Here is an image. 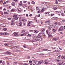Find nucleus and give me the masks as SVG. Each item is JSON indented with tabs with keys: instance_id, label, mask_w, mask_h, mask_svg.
<instances>
[{
	"instance_id": "19",
	"label": "nucleus",
	"mask_w": 65,
	"mask_h": 65,
	"mask_svg": "<svg viewBox=\"0 0 65 65\" xmlns=\"http://www.w3.org/2000/svg\"><path fill=\"white\" fill-rule=\"evenodd\" d=\"M56 1L55 2V3L56 4H58V1L57 0H56Z\"/></svg>"
},
{
	"instance_id": "25",
	"label": "nucleus",
	"mask_w": 65,
	"mask_h": 65,
	"mask_svg": "<svg viewBox=\"0 0 65 65\" xmlns=\"http://www.w3.org/2000/svg\"><path fill=\"white\" fill-rule=\"evenodd\" d=\"M22 21L23 22H25V21H26V19H23L22 20Z\"/></svg>"
},
{
	"instance_id": "26",
	"label": "nucleus",
	"mask_w": 65,
	"mask_h": 65,
	"mask_svg": "<svg viewBox=\"0 0 65 65\" xmlns=\"http://www.w3.org/2000/svg\"><path fill=\"white\" fill-rule=\"evenodd\" d=\"M47 50H48V49H44L43 50V51H47Z\"/></svg>"
},
{
	"instance_id": "60",
	"label": "nucleus",
	"mask_w": 65,
	"mask_h": 65,
	"mask_svg": "<svg viewBox=\"0 0 65 65\" xmlns=\"http://www.w3.org/2000/svg\"><path fill=\"white\" fill-rule=\"evenodd\" d=\"M47 34L48 36H49V35H51V34H50L48 33V34Z\"/></svg>"
},
{
	"instance_id": "40",
	"label": "nucleus",
	"mask_w": 65,
	"mask_h": 65,
	"mask_svg": "<svg viewBox=\"0 0 65 65\" xmlns=\"http://www.w3.org/2000/svg\"><path fill=\"white\" fill-rule=\"evenodd\" d=\"M52 48V49H56V47H54V48L52 47H51Z\"/></svg>"
},
{
	"instance_id": "56",
	"label": "nucleus",
	"mask_w": 65,
	"mask_h": 65,
	"mask_svg": "<svg viewBox=\"0 0 65 65\" xmlns=\"http://www.w3.org/2000/svg\"><path fill=\"white\" fill-rule=\"evenodd\" d=\"M61 56V55H59L58 56L59 58H60V57Z\"/></svg>"
},
{
	"instance_id": "64",
	"label": "nucleus",
	"mask_w": 65,
	"mask_h": 65,
	"mask_svg": "<svg viewBox=\"0 0 65 65\" xmlns=\"http://www.w3.org/2000/svg\"><path fill=\"white\" fill-rule=\"evenodd\" d=\"M9 9H11V7L10 6H9Z\"/></svg>"
},
{
	"instance_id": "21",
	"label": "nucleus",
	"mask_w": 65,
	"mask_h": 65,
	"mask_svg": "<svg viewBox=\"0 0 65 65\" xmlns=\"http://www.w3.org/2000/svg\"><path fill=\"white\" fill-rule=\"evenodd\" d=\"M59 28H60V29H63V26H60Z\"/></svg>"
},
{
	"instance_id": "57",
	"label": "nucleus",
	"mask_w": 65,
	"mask_h": 65,
	"mask_svg": "<svg viewBox=\"0 0 65 65\" xmlns=\"http://www.w3.org/2000/svg\"><path fill=\"white\" fill-rule=\"evenodd\" d=\"M36 22L37 23H39V21L38 20H36Z\"/></svg>"
},
{
	"instance_id": "5",
	"label": "nucleus",
	"mask_w": 65,
	"mask_h": 65,
	"mask_svg": "<svg viewBox=\"0 0 65 65\" xmlns=\"http://www.w3.org/2000/svg\"><path fill=\"white\" fill-rule=\"evenodd\" d=\"M13 35L15 36H17L18 35V34L16 33H13Z\"/></svg>"
},
{
	"instance_id": "37",
	"label": "nucleus",
	"mask_w": 65,
	"mask_h": 65,
	"mask_svg": "<svg viewBox=\"0 0 65 65\" xmlns=\"http://www.w3.org/2000/svg\"><path fill=\"white\" fill-rule=\"evenodd\" d=\"M32 62H33L32 61H29V63H32Z\"/></svg>"
},
{
	"instance_id": "28",
	"label": "nucleus",
	"mask_w": 65,
	"mask_h": 65,
	"mask_svg": "<svg viewBox=\"0 0 65 65\" xmlns=\"http://www.w3.org/2000/svg\"><path fill=\"white\" fill-rule=\"evenodd\" d=\"M27 26H30V23H28L27 24Z\"/></svg>"
},
{
	"instance_id": "61",
	"label": "nucleus",
	"mask_w": 65,
	"mask_h": 65,
	"mask_svg": "<svg viewBox=\"0 0 65 65\" xmlns=\"http://www.w3.org/2000/svg\"><path fill=\"white\" fill-rule=\"evenodd\" d=\"M32 36H35V34H32Z\"/></svg>"
},
{
	"instance_id": "17",
	"label": "nucleus",
	"mask_w": 65,
	"mask_h": 65,
	"mask_svg": "<svg viewBox=\"0 0 65 65\" xmlns=\"http://www.w3.org/2000/svg\"><path fill=\"white\" fill-rule=\"evenodd\" d=\"M41 30L42 31H45V29L44 28H42L41 29Z\"/></svg>"
},
{
	"instance_id": "46",
	"label": "nucleus",
	"mask_w": 65,
	"mask_h": 65,
	"mask_svg": "<svg viewBox=\"0 0 65 65\" xmlns=\"http://www.w3.org/2000/svg\"><path fill=\"white\" fill-rule=\"evenodd\" d=\"M0 34H1V35H4V33H0Z\"/></svg>"
},
{
	"instance_id": "54",
	"label": "nucleus",
	"mask_w": 65,
	"mask_h": 65,
	"mask_svg": "<svg viewBox=\"0 0 65 65\" xmlns=\"http://www.w3.org/2000/svg\"><path fill=\"white\" fill-rule=\"evenodd\" d=\"M58 52V50H56L55 51V52Z\"/></svg>"
},
{
	"instance_id": "22",
	"label": "nucleus",
	"mask_w": 65,
	"mask_h": 65,
	"mask_svg": "<svg viewBox=\"0 0 65 65\" xmlns=\"http://www.w3.org/2000/svg\"><path fill=\"white\" fill-rule=\"evenodd\" d=\"M53 27H54V26L52 25H51L50 26V27H51V28H53Z\"/></svg>"
},
{
	"instance_id": "45",
	"label": "nucleus",
	"mask_w": 65,
	"mask_h": 65,
	"mask_svg": "<svg viewBox=\"0 0 65 65\" xmlns=\"http://www.w3.org/2000/svg\"><path fill=\"white\" fill-rule=\"evenodd\" d=\"M25 32V30H23L22 31V33H24Z\"/></svg>"
},
{
	"instance_id": "35",
	"label": "nucleus",
	"mask_w": 65,
	"mask_h": 65,
	"mask_svg": "<svg viewBox=\"0 0 65 65\" xmlns=\"http://www.w3.org/2000/svg\"><path fill=\"white\" fill-rule=\"evenodd\" d=\"M62 58L63 59H65V57L62 56Z\"/></svg>"
},
{
	"instance_id": "34",
	"label": "nucleus",
	"mask_w": 65,
	"mask_h": 65,
	"mask_svg": "<svg viewBox=\"0 0 65 65\" xmlns=\"http://www.w3.org/2000/svg\"><path fill=\"white\" fill-rule=\"evenodd\" d=\"M11 19V18H8V20H10Z\"/></svg>"
},
{
	"instance_id": "6",
	"label": "nucleus",
	"mask_w": 65,
	"mask_h": 65,
	"mask_svg": "<svg viewBox=\"0 0 65 65\" xmlns=\"http://www.w3.org/2000/svg\"><path fill=\"white\" fill-rule=\"evenodd\" d=\"M11 25H13V26H14V22L13 21L11 22Z\"/></svg>"
},
{
	"instance_id": "31",
	"label": "nucleus",
	"mask_w": 65,
	"mask_h": 65,
	"mask_svg": "<svg viewBox=\"0 0 65 65\" xmlns=\"http://www.w3.org/2000/svg\"><path fill=\"white\" fill-rule=\"evenodd\" d=\"M28 36H32V35L28 34Z\"/></svg>"
},
{
	"instance_id": "23",
	"label": "nucleus",
	"mask_w": 65,
	"mask_h": 65,
	"mask_svg": "<svg viewBox=\"0 0 65 65\" xmlns=\"http://www.w3.org/2000/svg\"><path fill=\"white\" fill-rule=\"evenodd\" d=\"M55 15V14H51V16L52 17V16H53V15Z\"/></svg>"
},
{
	"instance_id": "41",
	"label": "nucleus",
	"mask_w": 65,
	"mask_h": 65,
	"mask_svg": "<svg viewBox=\"0 0 65 65\" xmlns=\"http://www.w3.org/2000/svg\"><path fill=\"white\" fill-rule=\"evenodd\" d=\"M18 47V46H16L14 47V48H17Z\"/></svg>"
},
{
	"instance_id": "3",
	"label": "nucleus",
	"mask_w": 65,
	"mask_h": 65,
	"mask_svg": "<svg viewBox=\"0 0 65 65\" xmlns=\"http://www.w3.org/2000/svg\"><path fill=\"white\" fill-rule=\"evenodd\" d=\"M50 22H51V21L50 20H47L45 21V23H50Z\"/></svg>"
},
{
	"instance_id": "8",
	"label": "nucleus",
	"mask_w": 65,
	"mask_h": 65,
	"mask_svg": "<svg viewBox=\"0 0 65 65\" xmlns=\"http://www.w3.org/2000/svg\"><path fill=\"white\" fill-rule=\"evenodd\" d=\"M38 36H41V33H40L38 35Z\"/></svg>"
},
{
	"instance_id": "55",
	"label": "nucleus",
	"mask_w": 65,
	"mask_h": 65,
	"mask_svg": "<svg viewBox=\"0 0 65 65\" xmlns=\"http://www.w3.org/2000/svg\"><path fill=\"white\" fill-rule=\"evenodd\" d=\"M25 35V34L24 33V34H21V36H23V35Z\"/></svg>"
},
{
	"instance_id": "44",
	"label": "nucleus",
	"mask_w": 65,
	"mask_h": 65,
	"mask_svg": "<svg viewBox=\"0 0 65 65\" xmlns=\"http://www.w3.org/2000/svg\"><path fill=\"white\" fill-rule=\"evenodd\" d=\"M44 34V32H42V33H41V34Z\"/></svg>"
},
{
	"instance_id": "58",
	"label": "nucleus",
	"mask_w": 65,
	"mask_h": 65,
	"mask_svg": "<svg viewBox=\"0 0 65 65\" xmlns=\"http://www.w3.org/2000/svg\"><path fill=\"white\" fill-rule=\"evenodd\" d=\"M36 16H35L34 17V20H36Z\"/></svg>"
},
{
	"instance_id": "29",
	"label": "nucleus",
	"mask_w": 65,
	"mask_h": 65,
	"mask_svg": "<svg viewBox=\"0 0 65 65\" xmlns=\"http://www.w3.org/2000/svg\"><path fill=\"white\" fill-rule=\"evenodd\" d=\"M19 5H23V4H22V3H19Z\"/></svg>"
},
{
	"instance_id": "33",
	"label": "nucleus",
	"mask_w": 65,
	"mask_h": 65,
	"mask_svg": "<svg viewBox=\"0 0 65 65\" xmlns=\"http://www.w3.org/2000/svg\"><path fill=\"white\" fill-rule=\"evenodd\" d=\"M33 61L34 62V63H36L37 61H36L34 60H33Z\"/></svg>"
},
{
	"instance_id": "42",
	"label": "nucleus",
	"mask_w": 65,
	"mask_h": 65,
	"mask_svg": "<svg viewBox=\"0 0 65 65\" xmlns=\"http://www.w3.org/2000/svg\"><path fill=\"white\" fill-rule=\"evenodd\" d=\"M14 11V9H13L11 10V11Z\"/></svg>"
},
{
	"instance_id": "43",
	"label": "nucleus",
	"mask_w": 65,
	"mask_h": 65,
	"mask_svg": "<svg viewBox=\"0 0 65 65\" xmlns=\"http://www.w3.org/2000/svg\"><path fill=\"white\" fill-rule=\"evenodd\" d=\"M36 8H37V10H39V8L37 7H36Z\"/></svg>"
},
{
	"instance_id": "36",
	"label": "nucleus",
	"mask_w": 65,
	"mask_h": 65,
	"mask_svg": "<svg viewBox=\"0 0 65 65\" xmlns=\"http://www.w3.org/2000/svg\"><path fill=\"white\" fill-rule=\"evenodd\" d=\"M56 31V29H53V32H55Z\"/></svg>"
},
{
	"instance_id": "53",
	"label": "nucleus",
	"mask_w": 65,
	"mask_h": 65,
	"mask_svg": "<svg viewBox=\"0 0 65 65\" xmlns=\"http://www.w3.org/2000/svg\"><path fill=\"white\" fill-rule=\"evenodd\" d=\"M62 63H59V65H62Z\"/></svg>"
},
{
	"instance_id": "20",
	"label": "nucleus",
	"mask_w": 65,
	"mask_h": 65,
	"mask_svg": "<svg viewBox=\"0 0 65 65\" xmlns=\"http://www.w3.org/2000/svg\"><path fill=\"white\" fill-rule=\"evenodd\" d=\"M4 45L5 46H7V45H8V44L6 43L4 44Z\"/></svg>"
},
{
	"instance_id": "16",
	"label": "nucleus",
	"mask_w": 65,
	"mask_h": 65,
	"mask_svg": "<svg viewBox=\"0 0 65 65\" xmlns=\"http://www.w3.org/2000/svg\"><path fill=\"white\" fill-rule=\"evenodd\" d=\"M62 65H65V63H64V62L63 61H62Z\"/></svg>"
},
{
	"instance_id": "38",
	"label": "nucleus",
	"mask_w": 65,
	"mask_h": 65,
	"mask_svg": "<svg viewBox=\"0 0 65 65\" xmlns=\"http://www.w3.org/2000/svg\"><path fill=\"white\" fill-rule=\"evenodd\" d=\"M6 54H9V52H8V51L7 52H6Z\"/></svg>"
},
{
	"instance_id": "13",
	"label": "nucleus",
	"mask_w": 65,
	"mask_h": 65,
	"mask_svg": "<svg viewBox=\"0 0 65 65\" xmlns=\"http://www.w3.org/2000/svg\"><path fill=\"white\" fill-rule=\"evenodd\" d=\"M61 15H62V16H65V14H64V13H61Z\"/></svg>"
},
{
	"instance_id": "11",
	"label": "nucleus",
	"mask_w": 65,
	"mask_h": 65,
	"mask_svg": "<svg viewBox=\"0 0 65 65\" xmlns=\"http://www.w3.org/2000/svg\"><path fill=\"white\" fill-rule=\"evenodd\" d=\"M5 62L4 61H3L2 62V65H5Z\"/></svg>"
},
{
	"instance_id": "9",
	"label": "nucleus",
	"mask_w": 65,
	"mask_h": 65,
	"mask_svg": "<svg viewBox=\"0 0 65 65\" xmlns=\"http://www.w3.org/2000/svg\"><path fill=\"white\" fill-rule=\"evenodd\" d=\"M12 5L13 6H14V5H15V4L14 3H12Z\"/></svg>"
},
{
	"instance_id": "1",
	"label": "nucleus",
	"mask_w": 65,
	"mask_h": 65,
	"mask_svg": "<svg viewBox=\"0 0 65 65\" xmlns=\"http://www.w3.org/2000/svg\"><path fill=\"white\" fill-rule=\"evenodd\" d=\"M13 17L14 18V20H18V18H20V15L15 14L14 15Z\"/></svg>"
},
{
	"instance_id": "47",
	"label": "nucleus",
	"mask_w": 65,
	"mask_h": 65,
	"mask_svg": "<svg viewBox=\"0 0 65 65\" xmlns=\"http://www.w3.org/2000/svg\"><path fill=\"white\" fill-rule=\"evenodd\" d=\"M40 54V55H42V56H43V55H44V54H43V53Z\"/></svg>"
},
{
	"instance_id": "32",
	"label": "nucleus",
	"mask_w": 65,
	"mask_h": 65,
	"mask_svg": "<svg viewBox=\"0 0 65 65\" xmlns=\"http://www.w3.org/2000/svg\"><path fill=\"white\" fill-rule=\"evenodd\" d=\"M23 47H24V48H26L27 47V46H26L23 45Z\"/></svg>"
},
{
	"instance_id": "51",
	"label": "nucleus",
	"mask_w": 65,
	"mask_h": 65,
	"mask_svg": "<svg viewBox=\"0 0 65 65\" xmlns=\"http://www.w3.org/2000/svg\"><path fill=\"white\" fill-rule=\"evenodd\" d=\"M48 30H47L46 31V33L47 34L48 33Z\"/></svg>"
},
{
	"instance_id": "39",
	"label": "nucleus",
	"mask_w": 65,
	"mask_h": 65,
	"mask_svg": "<svg viewBox=\"0 0 65 65\" xmlns=\"http://www.w3.org/2000/svg\"><path fill=\"white\" fill-rule=\"evenodd\" d=\"M23 26H26V23H24L23 24Z\"/></svg>"
},
{
	"instance_id": "50",
	"label": "nucleus",
	"mask_w": 65,
	"mask_h": 65,
	"mask_svg": "<svg viewBox=\"0 0 65 65\" xmlns=\"http://www.w3.org/2000/svg\"><path fill=\"white\" fill-rule=\"evenodd\" d=\"M35 41L34 40H31V42H35Z\"/></svg>"
},
{
	"instance_id": "18",
	"label": "nucleus",
	"mask_w": 65,
	"mask_h": 65,
	"mask_svg": "<svg viewBox=\"0 0 65 65\" xmlns=\"http://www.w3.org/2000/svg\"><path fill=\"white\" fill-rule=\"evenodd\" d=\"M27 2V1H23V3H26Z\"/></svg>"
},
{
	"instance_id": "15",
	"label": "nucleus",
	"mask_w": 65,
	"mask_h": 65,
	"mask_svg": "<svg viewBox=\"0 0 65 65\" xmlns=\"http://www.w3.org/2000/svg\"><path fill=\"white\" fill-rule=\"evenodd\" d=\"M44 9L43 8L41 10V12H43V11H44Z\"/></svg>"
},
{
	"instance_id": "24",
	"label": "nucleus",
	"mask_w": 65,
	"mask_h": 65,
	"mask_svg": "<svg viewBox=\"0 0 65 65\" xmlns=\"http://www.w3.org/2000/svg\"><path fill=\"white\" fill-rule=\"evenodd\" d=\"M45 8H48V6H47V5H46L45 6Z\"/></svg>"
},
{
	"instance_id": "27",
	"label": "nucleus",
	"mask_w": 65,
	"mask_h": 65,
	"mask_svg": "<svg viewBox=\"0 0 65 65\" xmlns=\"http://www.w3.org/2000/svg\"><path fill=\"white\" fill-rule=\"evenodd\" d=\"M4 34L5 35H7L8 34V33H7V32H5Z\"/></svg>"
},
{
	"instance_id": "30",
	"label": "nucleus",
	"mask_w": 65,
	"mask_h": 65,
	"mask_svg": "<svg viewBox=\"0 0 65 65\" xmlns=\"http://www.w3.org/2000/svg\"><path fill=\"white\" fill-rule=\"evenodd\" d=\"M22 25V23H19V26H21Z\"/></svg>"
},
{
	"instance_id": "4",
	"label": "nucleus",
	"mask_w": 65,
	"mask_h": 65,
	"mask_svg": "<svg viewBox=\"0 0 65 65\" xmlns=\"http://www.w3.org/2000/svg\"><path fill=\"white\" fill-rule=\"evenodd\" d=\"M58 31H64V29H61L59 28L58 29Z\"/></svg>"
},
{
	"instance_id": "12",
	"label": "nucleus",
	"mask_w": 65,
	"mask_h": 65,
	"mask_svg": "<svg viewBox=\"0 0 65 65\" xmlns=\"http://www.w3.org/2000/svg\"><path fill=\"white\" fill-rule=\"evenodd\" d=\"M53 40H55V41H56L57 40V39L56 38H54L53 39Z\"/></svg>"
},
{
	"instance_id": "52",
	"label": "nucleus",
	"mask_w": 65,
	"mask_h": 65,
	"mask_svg": "<svg viewBox=\"0 0 65 65\" xmlns=\"http://www.w3.org/2000/svg\"><path fill=\"white\" fill-rule=\"evenodd\" d=\"M28 23H30L29 24H31V23H32V21H29Z\"/></svg>"
},
{
	"instance_id": "7",
	"label": "nucleus",
	"mask_w": 65,
	"mask_h": 65,
	"mask_svg": "<svg viewBox=\"0 0 65 65\" xmlns=\"http://www.w3.org/2000/svg\"><path fill=\"white\" fill-rule=\"evenodd\" d=\"M57 25V22H55V23L53 24V26L55 27Z\"/></svg>"
},
{
	"instance_id": "62",
	"label": "nucleus",
	"mask_w": 65,
	"mask_h": 65,
	"mask_svg": "<svg viewBox=\"0 0 65 65\" xmlns=\"http://www.w3.org/2000/svg\"><path fill=\"white\" fill-rule=\"evenodd\" d=\"M47 13V12H45V14H46Z\"/></svg>"
},
{
	"instance_id": "49",
	"label": "nucleus",
	"mask_w": 65,
	"mask_h": 65,
	"mask_svg": "<svg viewBox=\"0 0 65 65\" xmlns=\"http://www.w3.org/2000/svg\"><path fill=\"white\" fill-rule=\"evenodd\" d=\"M7 30V29L6 28H5L4 29V31H6Z\"/></svg>"
},
{
	"instance_id": "59",
	"label": "nucleus",
	"mask_w": 65,
	"mask_h": 65,
	"mask_svg": "<svg viewBox=\"0 0 65 65\" xmlns=\"http://www.w3.org/2000/svg\"><path fill=\"white\" fill-rule=\"evenodd\" d=\"M51 27H50L48 28V29L49 30H51Z\"/></svg>"
},
{
	"instance_id": "48",
	"label": "nucleus",
	"mask_w": 65,
	"mask_h": 65,
	"mask_svg": "<svg viewBox=\"0 0 65 65\" xmlns=\"http://www.w3.org/2000/svg\"><path fill=\"white\" fill-rule=\"evenodd\" d=\"M41 62L42 63H43V60L41 61Z\"/></svg>"
},
{
	"instance_id": "63",
	"label": "nucleus",
	"mask_w": 65,
	"mask_h": 65,
	"mask_svg": "<svg viewBox=\"0 0 65 65\" xmlns=\"http://www.w3.org/2000/svg\"><path fill=\"white\" fill-rule=\"evenodd\" d=\"M14 1L15 2H18V0H14Z\"/></svg>"
},
{
	"instance_id": "2",
	"label": "nucleus",
	"mask_w": 65,
	"mask_h": 65,
	"mask_svg": "<svg viewBox=\"0 0 65 65\" xmlns=\"http://www.w3.org/2000/svg\"><path fill=\"white\" fill-rule=\"evenodd\" d=\"M21 8H18L17 9V12L20 13V12H21Z\"/></svg>"
},
{
	"instance_id": "14",
	"label": "nucleus",
	"mask_w": 65,
	"mask_h": 65,
	"mask_svg": "<svg viewBox=\"0 0 65 65\" xmlns=\"http://www.w3.org/2000/svg\"><path fill=\"white\" fill-rule=\"evenodd\" d=\"M31 2V4H35V2L34 1Z\"/></svg>"
},
{
	"instance_id": "10",
	"label": "nucleus",
	"mask_w": 65,
	"mask_h": 65,
	"mask_svg": "<svg viewBox=\"0 0 65 65\" xmlns=\"http://www.w3.org/2000/svg\"><path fill=\"white\" fill-rule=\"evenodd\" d=\"M34 32L35 33H38V32L36 30H34Z\"/></svg>"
}]
</instances>
